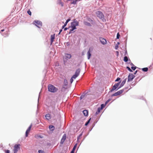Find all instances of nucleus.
<instances>
[{
  "label": "nucleus",
  "instance_id": "4d7b16f0",
  "mask_svg": "<svg viewBox=\"0 0 153 153\" xmlns=\"http://www.w3.org/2000/svg\"><path fill=\"white\" fill-rule=\"evenodd\" d=\"M131 65H133V64L132 63H131Z\"/></svg>",
  "mask_w": 153,
  "mask_h": 153
},
{
  "label": "nucleus",
  "instance_id": "ddd939ff",
  "mask_svg": "<svg viewBox=\"0 0 153 153\" xmlns=\"http://www.w3.org/2000/svg\"><path fill=\"white\" fill-rule=\"evenodd\" d=\"M100 40L101 43L103 44H105L107 43L106 40L102 38H100Z\"/></svg>",
  "mask_w": 153,
  "mask_h": 153
},
{
  "label": "nucleus",
  "instance_id": "c9c22d12",
  "mask_svg": "<svg viewBox=\"0 0 153 153\" xmlns=\"http://www.w3.org/2000/svg\"><path fill=\"white\" fill-rule=\"evenodd\" d=\"M120 36V35L119 34V33H118L117 36V39H119Z\"/></svg>",
  "mask_w": 153,
  "mask_h": 153
},
{
  "label": "nucleus",
  "instance_id": "2f4dec72",
  "mask_svg": "<svg viewBox=\"0 0 153 153\" xmlns=\"http://www.w3.org/2000/svg\"><path fill=\"white\" fill-rule=\"evenodd\" d=\"M104 105V104H101V109H102L103 108H104L105 105Z\"/></svg>",
  "mask_w": 153,
  "mask_h": 153
},
{
  "label": "nucleus",
  "instance_id": "603ef678",
  "mask_svg": "<svg viewBox=\"0 0 153 153\" xmlns=\"http://www.w3.org/2000/svg\"><path fill=\"white\" fill-rule=\"evenodd\" d=\"M62 30H60V32H59V33H60V32L62 31Z\"/></svg>",
  "mask_w": 153,
  "mask_h": 153
},
{
  "label": "nucleus",
  "instance_id": "1a4fd4ad",
  "mask_svg": "<svg viewBox=\"0 0 153 153\" xmlns=\"http://www.w3.org/2000/svg\"><path fill=\"white\" fill-rule=\"evenodd\" d=\"M66 134H65L63 135V136L62 137V138L61 139V141H60V143L61 144L63 143L66 140Z\"/></svg>",
  "mask_w": 153,
  "mask_h": 153
},
{
  "label": "nucleus",
  "instance_id": "20e7f679",
  "mask_svg": "<svg viewBox=\"0 0 153 153\" xmlns=\"http://www.w3.org/2000/svg\"><path fill=\"white\" fill-rule=\"evenodd\" d=\"M97 16L100 19H102L104 17L102 13L100 11H97L96 13Z\"/></svg>",
  "mask_w": 153,
  "mask_h": 153
},
{
  "label": "nucleus",
  "instance_id": "c756f323",
  "mask_svg": "<svg viewBox=\"0 0 153 153\" xmlns=\"http://www.w3.org/2000/svg\"><path fill=\"white\" fill-rule=\"evenodd\" d=\"M76 146H77V144H76L74 146L72 150V151H74L76 148Z\"/></svg>",
  "mask_w": 153,
  "mask_h": 153
},
{
  "label": "nucleus",
  "instance_id": "bb28decb",
  "mask_svg": "<svg viewBox=\"0 0 153 153\" xmlns=\"http://www.w3.org/2000/svg\"><path fill=\"white\" fill-rule=\"evenodd\" d=\"M77 0H76L75 1H73V2H71V4H75L76 3V2L77 1Z\"/></svg>",
  "mask_w": 153,
  "mask_h": 153
},
{
  "label": "nucleus",
  "instance_id": "7ed1b4c3",
  "mask_svg": "<svg viewBox=\"0 0 153 153\" xmlns=\"http://www.w3.org/2000/svg\"><path fill=\"white\" fill-rule=\"evenodd\" d=\"M20 145L19 144H15L14 146L13 152L14 153H16L20 149Z\"/></svg>",
  "mask_w": 153,
  "mask_h": 153
},
{
  "label": "nucleus",
  "instance_id": "6e6d98bb",
  "mask_svg": "<svg viewBox=\"0 0 153 153\" xmlns=\"http://www.w3.org/2000/svg\"><path fill=\"white\" fill-rule=\"evenodd\" d=\"M150 39H151V40H152V38H150Z\"/></svg>",
  "mask_w": 153,
  "mask_h": 153
},
{
  "label": "nucleus",
  "instance_id": "e433bc0d",
  "mask_svg": "<svg viewBox=\"0 0 153 153\" xmlns=\"http://www.w3.org/2000/svg\"><path fill=\"white\" fill-rule=\"evenodd\" d=\"M73 78L71 77L70 79V82L71 83H72L73 82Z\"/></svg>",
  "mask_w": 153,
  "mask_h": 153
},
{
  "label": "nucleus",
  "instance_id": "412c9836",
  "mask_svg": "<svg viewBox=\"0 0 153 153\" xmlns=\"http://www.w3.org/2000/svg\"><path fill=\"white\" fill-rule=\"evenodd\" d=\"M64 85L66 86L68 85V82L67 81V80L66 79H65L64 80Z\"/></svg>",
  "mask_w": 153,
  "mask_h": 153
},
{
  "label": "nucleus",
  "instance_id": "cd10ccee",
  "mask_svg": "<svg viewBox=\"0 0 153 153\" xmlns=\"http://www.w3.org/2000/svg\"><path fill=\"white\" fill-rule=\"evenodd\" d=\"M82 132L78 137H77V140H78L79 139H80L82 136Z\"/></svg>",
  "mask_w": 153,
  "mask_h": 153
},
{
  "label": "nucleus",
  "instance_id": "3c124183",
  "mask_svg": "<svg viewBox=\"0 0 153 153\" xmlns=\"http://www.w3.org/2000/svg\"><path fill=\"white\" fill-rule=\"evenodd\" d=\"M4 31V29H3V30H1V31L2 32H3Z\"/></svg>",
  "mask_w": 153,
  "mask_h": 153
},
{
  "label": "nucleus",
  "instance_id": "f8f14e48",
  "mask_svg": "<svg viewBox=\"0 0 153 153\" xmlns=\"http://www.w3.org/2000/svg\"><path fill=\"white\" fill-rule=\"evenodd\" d=\"M76 29V26L71 25V29L70 30L69 33H72L74 30Z\"/></svg>",
  "mask_w": 153,
  "mask_h": 153
},
{
  "label": "nucleus",
  "instance_id": "0eeeda50",
  "mask_svg": "<svg viewBox=\"0 0 153 153\" xmlns=\"http://www.w3.org/2000/svg\"><path fill=\"white\" fill-rule=\"evenodd\" d=\"M32 127V124H31L26 130L25 133V136L26 137H27L28 136V134L30 132Z\"/></svg>",
  "mask_w": 153,
  "mask_h": 153
},
{
  "label": "nucleus",
  "instance_id": "58836bf2",
  "mask_svg": "<svg viewBox=\"0 0 153 153\" xmlns=\"http://www.w3.org/2000/svg\"><path fill=\"white\" fill-rule=\"evenodd\" d=\"M131 68L133 70H135V69L136 68V67H131Z\"/></svg>",
  "mask_w": 153,
  "mask_h": 153
},
{
  "label": "nucleus",
  "instance_id": "a19ab883",
  "mask_svg": "<svg viewBox=\"0 0 153 153\" xmlns=\"http://www.w3.org/2000/svg\"><path fill=\"white\" fill-rule=\"evenodd\" d=\"M38 152L39 153H43V151L42 150H39Z\"/></svg>",
  "mask_w": 153,
  "mask_h": 153
},
{
  "label": "nucleus",
  "instance_id": "423d86ee",
  "mask_svg": "<svg viewBox=\"0 0 153 153\" xmlns=\"http://www.w3.org/2000/svg\"><path fill=\"white\" fill-rule=\"evenodd\" d=\"M135 76L132 74H130L128 77V82L131 81L134 78Z\"/></svg>",
  "mask_w": 153,
  "mask_h": 153
},
{
  "label": "nucleus",
  "instance_id": "de8ad7c7",
  "mask_svg": "<svg viewBox=\"0 0 153 153\" xmlns=\"http://www.w3.org/2000/svg\"><path fill=\"white\" fill-rule=\"evenodd\" d=\"M71 153H74V151L72 150Z\"/></svg>",
  "mask_w": 153,
  "mask_h": 153
},
{
  "label": "nucleus",
  "instance_id": "6ab92c4d",
  "mask_svg": "<svg viewBox=\"0 0 153 153\" xmlns=\"http://www.w3.org/2000/svg\"><path fill=\"white\" fill-rule=\"evenodd\" d=\"M83 113L84 115L85 116H87L88 115V111L86 110H84V111H83Z\"/></svg>",
  "mask_w": 153,
  "mask_h": 153
},
{
  "label": "nucleus",
  "instance_id": "6e6552de",
  "mask_svg": "<svg viewBox=\"0 0 153 153\" xmlns=\"http://www.w3.org/2000/svg\"><path fill=\"white\" fill-rule=\"evenodd\" d=\"M120 82H119L115 84L113 87V88L111 90V91H112L115 90H116L118 87L120 85Z\"/></svg>",
  "mask_w": 153,
  "mask_h": 153
},
{
  "label": "nucleus",
  "instance_id": "c03bdc74",
  "mask_svg": "<svg viewBox=\"0 0 153 153\" xmlns=\"http://www.w3.org/2000/svg\"><path fill=\"white\" fill-rule=\"evenodd\" d=\"M100 111V108H99L98 109V113H99Z\"/></svg>",
  "mask_w": 153,
  "mask_h": 153
},
{
  "label": "nucleus",
  "instance_id": "f3484780",
  "mask_svg": "<svg viewBox=\"0 0 153 153\" xmlns=\"http://www.w3.org/2000/svg\"><path fill=\"white\" fill-rule=\"evenodd\" d=\"M126 82V79H125V80H124L123 81H122V83H121V84L120 85V87L118 89L120 88L121 87H123L124 85L125 84Z\"/></svg>",
  "mask_w": 153,
  "mask_h": 153
},
{
  "label": "nucleus",
  "instance_id": "393cba45",
  "mask_svg": "<svg viewBox=\"0 0 153 153\" xmlns=\"http://www.w3.org/2000/svg\"><path fill=\"white\" fill-rule=\"evenodd\" d=\"M124 61L125 62H127L128 61V58L127 56H125L124 57Z\"/></svg>",
  "mask_w": 153,
  "mask_h": 153
},
{
  "label": "nucleus",
  "instance_id": "5701e85b",
  "mask_svg": "<svg viewBox=\"0 0 153 153\" xmlns=\"http://www.w3.org/2000/svg\"><path fill=\"white\" fill-rule=\"evenodd\" d=\"M66 56L67 58L70 59L71 58V56L70 54H67L66 55Z\"/></svg>",
  "mask_w": 153,
  "mask_h": 153
},
{
  "label": "nucleus",
  "instance_id": "9b49d317",
  "mask_svg": "<svg viewBox=\"0 0 153 153\" xmlns=\"http://www.w3.org/2000/svg\"><path fill=\"white\" fill-rule=\"evenodd\" d=\"M71 25H73L75 26H78L79 25V22L76 21L75 19L74 20V21L73 22L71 23Z\"/></svg>",
  "mask_w": 153,
  "mask_h": 153
},
{
  "label": "nucleus",
  "instance_id": "13d9d810",
  "mask_svg": "<svg viewBox=\"0 0 153 153\" xmlns=\"http://www.w3.org/2000/svg\"><path fill=\"white\" fill-rule=\"evenodd\" d=\"M117 52L118 53V51H117Z\"/></svg>",
  "mask_w": 153,
  "mask_h": 153
},
{
  "label": "nucleus",
  "instance_id": "a211bd4d",
  "mask_svg": "<svg viewBox=\"0 0 153 153\" xmlns=\"http://www.w3.org/2000/svg\"><path fill=\"white\" fill-rule=\"evenodd\" d=\"M47 120H49L51 118V117L50 114H47L45 116Z\"/></svg>",
  "mask_w": 153,
  "mask_h": 153
},
{
  "label": "nucleus",
  "instance_id": "a878e982",
  "mask_svg": "<svg viewBox=\"0 0 153 153\" xmlns=\"http://www.w3.org/2000/svg\"><path fill=\"white\" fill-rule=\"evenodd\" d=\"M142 70L145 72H147L148 71V68H145L142 69Z\"/></svg>",
  "mask_w": 153,
  "mask_h": 153
},
{
  "label": "nucleus",
  "instance_id": "aec40b11",
  "mask_svg": "<svg viewBox=\"0 0 153 153\" xmlns=\"http://www.w3.org/2000/svg\"><path fill=\"white\" fill-rule=\"evenodd\" d=\"M49 128L51 131H53L54 130V127L52 125H50L49 126Z\"/></svg>",
  "mask_w": 153,
  "mask_h": 153
},
{
  "label": "nucleus",
  "instance_id": "a18cd8bd",
  "mask_svg": "<svg viewBox=\"0 0 153 153\" xmlns=\"http://www.w3.org/2000/svg\"><path fill=\"white\" fill-rule=\"evenodd\" d=\"M67 29H68V28H66H66H64V30L65 31V30H66Z\"/></svg>",
  "mask_w": 153,
  "mask_h": 153
},
{
  "label": "nucleus",
  "instance_id": "5fc2aeb1",
  "mask_svg": "<svg viewBox=\"0 0 153 153\" xmlns=\"http://www.w3.org/2000/svg\"><path fill=\"white\" fill-rule=\"evenodd\" d=\"M78 0L77 1H80L81 0Z\"/></svg>",
  "mask_w": 153,
  "mask_h": 153
},
{
  "label": "nucleus",
  "instance_id": "864d4df0",
  "mask_svg": "<svg viewBox=\"0 0 153 153\" xmlns=\"http://www.w3.org/2000/svg\"><path fill=\"white\" fill-rule=\"evenodd\" d=\"M81 126H81V125L79 127V128H80L81 127Z\"/></svg>",
  "mask_w": 153,
  "mask_h": 153
},
{
  "label": "nucleus",
  "instance_id": "473e14b6",
  "mask_svg": "<svg viewBox=\"0 0 153 153\" xmlns=\"http://www.w3.org/2000/svg\"><path fill=\"white\" fill-rule=\"evenodd\" d=\"M111 100V99H108L105 102V105H106Z\"/></svg>",
  "mask_w": 153,
  "mask_h": 153
},
{
  "label": "nucleus",
  "instance_id": "72a5a7b5",
  "mask_svg": "<svg viewBox=\"0 0 153 153\" xmlns=\"http://www.w3.org/2000/svg\"><path fill=\"white\" fill-rule=\"evenodd\" d=\"M27 13L30 16H31V13L30 10H28L27 11Z\"/></svg>",
  "mask_w": 153,
  "mask_h": 153
},
{
  "label": "nucleus",
  "instance_id": "4c0bfd02",
  "mask_svg": "<svg viewBox=\"0 0 153 153\" xmlns=\"http://www.w3.org/2000/svg\"><path fill=\"white\" fill-rule=\"evenodd\" d=\"M88 20L90 22H93L92 20L90 18H88Z\"/></svg>",
  "mask_w": 153,
  "mask_h": 153
},
{
  "label": "nucleus",
  "instance_id": "dca6fc26",
  "mask_svg": "<svg viewBox=\"0 0 153 153\" xmlns=\"http://www.w3.org/2000/svg\"><path fill=\"white\" fill-rule=\"evenodd\" d=\"M57 4L60 5L62 7H63L64 6V4L62 2V0H58L57 1Z\"/></svg>",
  "mask_w": 153,
  "mask_h": 153
},
{
  "label": "nucleus",
  "instance_id": "ea45409f",
  "mask_svg": "<svg viewBox=\"0 0 153 153\" xmlns=\"http://www.w3.org/2000/svg\"><path fill=\"white\" fill-rule=\"evenodd\" d=\"M5 153H10V151L9 150H7L5 151Z\"/></svg>",
  "mask_w": 153,
  "mask_h": 153
},
{
  "label": "nucleus",
  "instance_id": "79ce46f5",
  "mask_svg": "<svg viewBox=\"0 0 153 153\" xmlns=\"http://www.w3.org/2000/svg\"><path fill=\"white\" fill-rule=\"evenodd\" d=\"M120 79V78L119 77L117 78L115 80V81H118Z\"/></svg>",
  "mask_w": 153,
  "mask_h": 153
},
{
  "label": "nucleus",
  "instance_id": "37998d69",
  "mask_svg": "<svg viewBox=\"0 0 153 153\" xmlns=\"http://www.w3.org/2000/svg\"><path fill=\"white\" fill-rule=\"evenodd\" d=\"M69 45V42H67L66 43V45L67 46H68Z\"/></svg>",
  "mask_w": 153,
  "mask_h": 153
},
{
  "label": "nucleus",
  "instance_id": "f257e3e1",
  "mask_svg": "<svg viewBox=\"0 0 153 153\" xmlns=\"http://www.w3.org/2000/svg\"><path fill=\"white\" fill-rule=\"evenodd\" d=\"M48 91L52 92H55L58 90V89L53 85H50L48 86Z\"/></svg>",
  "mask_w": 153,
  "mask_h": 153
},
{
  "label": "nucleus",
  "instance_id": "b1692460",
  "mask_svg": "<svg viewBox=\"0 0 153 153\" xmlns=\"http://www.w3.org/2000/svg\"><path fill=\"white\" fill-rule=\"evenodd\" d=\"M70 20V19H68L66 20V21L64 24V26H66L67 23Z\"/></svg>",
  "mask_w": 153,
  "mask_h": 153
},
{
  "label": "nucleus",
  "instance_id": "09e8293b",
  "mask_svg": "<svg viewBox=\"0 0 153 153\" xmlns=\"http://www.w3.org/2000/svg\"><path fill=\"white\" fill-rule=\"evenodd\" d=\"M65 26H64V25L62 26V28H63Z\"/></svg>",
  "mask_w": 153,
  "mask_h": 153
},
{
  "label": "nucleus",
  "instance_id": "39448f33",
  "mask_svg": "<svg viewBox=\"0 0 153 153\" xmlns=\"http://www.w3.org/2000/svg\"><path fill=\"white\" fill-rule=\"evenodd\" d=\"M124 91V90L123 89L119 90L117 92L112 94V96H117L119 95L120 94H122L123 92Z\"/></svg>",
  "mask_w": 153,
  "mask_h": 153
},
{
  "label": "nucleus",
  "instance_id": "c85d7f7f",
  "mask_svg": "<svg viewBox=\"0 0 153 153\" xmlns=\"http://www.w3.org/2000/svg\"><path fill=\"white\" fill-rule=\"evenodd\" d=\"M91 118H90L88 121L87 122L85 123V126H87L88 124V123H89L90 122V120L91 119Z\"/></svg>",
  "mask_w": 153,
  "mask_h": 153
},
{
  "label": "nucleus",
  "instance_id": "f03ea898",
  "mask_svg": "<svg viewBox=\"0 0 153 153\" xmlns=\"http://www.w3.org/2000/svg\"><path fill=\"white\" fill-rule=\"evenodd\" d=\"M33 24L39 28H40L42 25V22L38 20H35L33 22Z\"/></svg>",
  "mask_w": 153,
  "mask_h": 153
},
{
  "label": "nucleus",
  "instance_id": "4be33fe9",
  "mask_svg": "<svg viewBox=\"0 0 153 153\" xmlns=\"http://www.w3.org/2000/svg\"><path fill=\"white\" fill-rule=\"evenodd\" d=\"M84 24L85 25H87L89 26H91V24L90 23L87 22H84Z\"/></svg>",
  "mask_w": 153,
  "mask_h": 153
},
{
  "label": "nucleus",
  "instance_id": "9d476101",
  "mask_svg": "<svg viewBox=\"0 0 153 153\" xmlns=\"http://www.w3.org/2000/svg\"><path fill=\"white\" fill-rule=\"evenodd\" d=\"M93 49V48H89V50L88 51V53H87V55H88V59H89L90 58V57L91 56V53H90V50H92Z\"/></svg>",
  "mask_w": 153,
  "mask_h": 153
},
{
  "label": "nucleus",
  "instance_id": "7c9ffc66",
  "mask_svg": "<svg viewBox=\"0 0 153 153\" xmlns=\"http://www.w3.org/2000/svg\"><path fill=\"white\" fill-rule=\"evenodd\" d=\"M77 76H78L74 74L73 75L72 77L73 79H75Z\"/></svg>",
  "mask_w": 153,
  "mask_h": 153
},
{
  "label": "nucleus",
  "instance_id": "4468645a",
  "mask_svg": "<svg viewBox=\"0 0 153 153\" xmlns=\"http://www.w3.org/2000/svg\"><path fill=\"white\" fill-rule=\"evenodd\" d=\"M55 39V34L51 35V45L53 42V40Z\"/></svg>",
  "mask_w": 153,
  "mask_h": 153
},
{
  "label": "nucleus",
  "instance_id": "2eb2a0df",
  "mask_svg": "<svg viewBox=\"0 0 153 153\" xmlns=\"http://www.w3.org/2000/svg\"><path fill=\"white\" fill-rule=\"evenodd\" d=\"M80 71V69L79 68H78L76 70L75 74L78 76L79 74Z\"/></svg>",
  "mask_w": 153,
  "mask_h": 153
},
{
  "label": "nucleus",
  "instance_id": "f704fd0d",
  "mask_svg": "<svg viewBox=\"0 0 153 153\" xmlns=\"http://www.w3.org/2000/svg\"><path fill=\"white\" fill-rule=\"evenodd\" d=\"M127 68L128 69V70H129L130 72H132V70L130 68L128 67H127Z\"/></svg>",
  "mask_w": 153,
  "mask_h": 153
},
{
  "label": "nucleus",
  "instance_id": "8fccbe9b",
  "mask_svg": "<svg viewBox=\"0 0 153 153\" xmlns=\"http://www.w3.org/2000/svg\"><path fill=\"white\" fill-rule=\"evenodd\" d=\"M137 72V71H136L134 73V74H136V73Z\"/></svg>",
  "mask_w": 153,
  "mask_h": 153
},
{
  "label": "nucleus",
  "instance_id": "49530a36",
  "mask_svg": "<svg viewBox=\"0 0 153 153\" xmlns=\"http://www.w3.org/2000/svg\"><path fill=\"white\" fill-rule=\"evenodd\" d=\"M83 97V96H81L80 97V99H81Z\"/></svg>",
  "mask_w": 153,
  "mask_h": 153
}]
</instances>
